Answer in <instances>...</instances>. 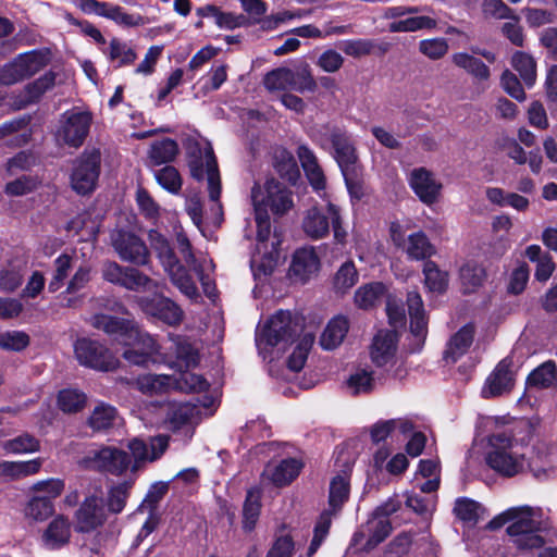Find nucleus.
Masks as SVG:
<instances>
[{
	"instance_id": "obj_1",
	"label": "nucleus",
	"mask_w": 557,
	"mask_h": 557,
	"mask_svg": "<svg viewBox=\"0 0 557 557\" xmlns=\"http://www.w3.org/2000/svg\"><path fill=\"white\" fill-rule=\"evenodd\" d=\"M507 527L513 545L522 550L541 548L544 545V539L539 534L549 528V519L544 516L541 507L519 506L512 507L492 519L487 528L496 530L504 524Z\"/></svg>"
},
{
	"instance_id": "obj_2",
	"label": "nucleus",
	"mask_w": 557,
	"mask_h": 557,
	"mask_svg": "<svg viewBox=\"0 0 557 557\" xmlns=\"http://www.w3.org/2000/svg\"><path fill=\"white\" fill-rule=\"evenodd\" d=\"M524 446L518 440L505 432L488 436L486 463L495 472L504 476H515L521 473L525 466Z\"/></svg>"
},
{
	"instance_id": "obj_3",
	"label": "nucleus",
	"mask_w": 557,
	"mask_h": 557,
	"mask_svg": "<svg viewBox=\"0 0 557 557\" xmlns=\"http://www.w3.org/2000/svg\"><path fill=\"white\" fill-rule=\"evenodd\" d=\"M301 330L300 318L294 317L289 311H277L257 331L256 344L259 352L265 359L274 348L281 346L278 350L284 349Z\"/></svg>"
},
{
	"instance_id": "obj_4",
	"label": "nucleus",
	"mask_w": 557,
	"mask_h": 557,
	"mask_svg": "<svg viewBox=\"0 0 557 557\" xmlns=\"http://www.w3.org/2000/svg\"><path fill=\"white\" fill-rule=\"evenodd\" d=\"M188 166L191 176L202 180L207 175L210 199L215 202L214 209L221 214L222 206L219 202L221 195V181L213 149L209 144L201 147L199 144L188 146Z\"/></svg>"
},
{
	"instance_id": "obj_5",
	"label": "nucleus",
	"mask_w": 557,
	"mask_h": 557,
	"mask_svg": "<svg viewBox=\"0 0 557 557\" xmlns=\"http://www.w3.org/2000/svg\"><path fill=\"white\" fill-rule=\"evenodd\" d=\"M108 517L104 491L101 485H92L74 512V529L77 533H91L102 528Z\"/></svg>"
},
{
	"instance_id": "obj_6",
	"label": "nucleus",
	"mask_w": 557,
	"mask_h": 557,
	"mask_svg": "<svg viewBox=\"0 0 557 557\" xmlns=\"http://www.w3.org/2000/svg\"><path fill=\"white\" fill-rule=\"evenodd\" d=\"M73 351L79 366L96 371H113L120 364L119 358L106 345L89 337H78Z\"/></svg>"
},
{
	"instance_id": "obj_7",
	"label": "nucleus",
	"mask_w": 557,
	"mask_h": 557,
	"mask_svg": "<svg viewBox=\"0 0 557 557\" xmlns=\"http://www.w3.org/2000/svg\"><path fill=\"white\" fill-rule=\"evenodd\" d=\"M101 272L104 281L132 292H152L160 285L138 269L123 267L115 261L104 262Z\"/></svg>"
},
{
	"instance_id": "obj_8",
	"label": "nucleus",
	"mask_w": 557,
	"mask_h": 557,
	"mask_svg": "<svg viewBox=\"0 0 557 557\" xmlns=\"http://www.w3.org/2000/svg\"><path fill=\"white\" fill-rule=\"evenodd\" d=\"M92 122V115L88 111L72 109L64 112L60 117V126L57 131L58 141L70 147H81Z\"/></svg>"
},
{
	"instance_id": "obj_9",
	"label": "nucleus",
	"mask_w": 557,
	"mask_h": 557,
	"mask_svg": "<svg viewBox=\"0 0 557 557\" xmlns=\"http://www.w3.org/2000/svg\"><path fill=\"white\" fill-rule=\"evenodd\" d=\"M81 465L88 470L121 475L129 468L131 458L128 454L122 449L106 446L89 451L88 455L82 459Z\"/></svg>"
},
{
	"instance_id": "obj_10",
	"label": "nucleus",
	"mask_w": 557,
	"mask_h": 557,
	"mask_svg": "<svg viewBox=\"0 0 557 557\" xmlns=\"http://www.w3.org/2000/svg\"><path fill=\"white\" fill-rule=\"evenodd\" d=\"M126 349L123 351V358L131 364L148 366L156 362V356L159 354V346L154 338L146 332H143L135 325L123 344Z\"/></svg>"
},
{
	"instance_id": "obj_11",
	"label": "nucleus",
	"mask_w": 557,
	"mask_h": 557,
	"mask_svg": "<svg viewBox=\"0 0 557 557\" xmlns=\"http://www.w3.org/2000/svg\"><path fill=\"white\" fill-rule=\"evenodd\" d=\"M389 231L393 244L400 248L409 260L422 261L436 253L435 246L422 231L406 236L398 223H392Z\"/></svg>"
},
{
	"instance_id": "obj_12",
	"label": "nucleus",
	"mask_w": 557,
	"mask_h": 557,
	"mask_svg": "<svg viewBox=\"0 0 557 557\" xmlns=\"http://www.w3.org/2000/svg\"><path fill=\"white\" fill-rule=\"evenodd\" d=\"M176 242L183 260L197 274L203 293L209 298H214L216 296V288L213 280L211 278V273L214 269L212 260L203 256L196 257L191 250L190 242L184 233L177 234Z\"/></svg>"
},
{
	"instance_id": "obj_13",
	"label": "nucleus",
	"mask_w": 557,
	"mask_h": 557,
	"mask_svg": "<svg viewBox=\"0 0 557 557\" xmlns=\"http://www.w3.org/2000/svg\"><path fill=\"white\" fill-rule=\"evenodd\" d=\"M100 151L97 149L86 150L76 160L71 184L75 191L85 195L94 190L100 172Z\"/></svg>"
},
{
	"instance_id": "obj_14",
	"label": "nucleus",
	"mask_w": 557,
	"mask_h": 557,
	"mask_svg": "<svg viewBox=\"0 0 557 557\" xmlns=\"http://www.w3.org/2000/svg\"><path fill=\"white\" fill-rule=\"evenodd\" d=\"M111 245L120 259L135 265H147L149 250L141 238L131 232L116 230L111 233Z\"/></svg>"
},
{
	"instance_id": "obj_15",
	"label": "nucleus",
	"mask_w": 557,
	"mask_h": 557,
	"mask_svg": "<svg viewBox=\"0 0 557 557\" xmlns=\"http://www.w3.org/2000/svg\"><path fill=\"white\" fill-rule=\"evenodd\" d=\"M46 64L45 55L37 51L22 53L0 67V84L13 85L39 72Z\"/></svg>"
},
{
	"instance_id": "obj_16",
	"label": "nucleus",
	"mask_w": 557,
	"mask_h": 557,
	"mask_svg": "<svg viewBox=\"0 0 557 557\" xmlns=\"http://www.w3.org/2000/svg\"><path fill=\"white\" fill-rule=\"evenodd\" d=\"M407 180L422 203L432 206L440 200L443 184L431 170L424 166L414 168L409 172Z\"/></svg>"
},
{
	"instance_id": "obj_17",
	"label": "nucleus",
	"mask_w": 557,
	"mask_h": 557,
	"mask_svg": "<svg viewBox=\"0 0 557 557\" xmlns=\"http://www.w3.org/2000/svg\"><path fill=\"white\" fill-rule=\"evenodd\" d=\"M208 404L201 406L191 403H171L166 407L165 423L173 431L186 428L189 431L199 422L202 414H207Z\"/></svg>"
},
{
	"instance_id": "obj_18",
	"label": "nucleus",
	"mask_w": 557,
	"mask_h": 557,
	"mask_svg": "<svg viewBox=\"0 0 557 557\" xmlns=\"http://www.w3.org/2000/svg\"><path fill=\"white\" fill-rule=\"evenodd\" d=\"M144 312L156 317L170 325L177 324L183 319V310L172 299L158 295L153 298L139 297L137 300Z\"/></svg>"
},
{
	"instance_id": "obj_19",
	"label": "nucleus",
	"mask_w": 557,
	"mask_h": 557,
	"mask_svg": "<svg viewBox=\"0 0 557 557\" xmlns=\"http://www.w3.org/2000/svg\"><path fill=\"white\" fill-rule=\"evenodd\" d=\"M398 348V336L395 331H379L370 346V357L376 367L393 364L396 359Z\"/></svg>"
},
{
	"instance_id": "obj_20",
	"label": "nucleus",
	"mask_w": 557,
	"mask_h": 557,
	"mask_svg": "<svg viewBox=\"0 0 557 557\" xmlns=\"http://www.w3.org/2000/svg\"><path fill=\"white\" fill-rule=\"evenodd\" d=\"M253 187H259L264 197L262 208L267 211L269 208L273 214H285L294 206L292 193L275 180L267 181L263 188L259 185H255Z\"/></svg>"
},
{
	"instance_id": "obj_21",
	"label": "nucleus",
	"mask_w": 557,
	"mask_h": 557,
	"mask_svg": "<svg viewBox=\"0 0 557 557\" xmlns=\"http://www.w3.org/2000/svg\"><path fill=\"white\" fill-rule=\"evenodd\" d=\"M169 446V436L158 435L150 438L149 445L140 438H133L128 442V449L134 457L133 471L139 468L141 462L159 459Z\"/></svg>"
},
{
	"instance_id": "obj_22",
	"label": "nucleus",
	"mask_w": 557,
	"mask_h": 557,
	"mask_svg": "<svg viewBox=\"0 0 557 557\" xmlns=\"http://www.w3.org/2000/svg\"><path fill=\"white\" fill-rule=\"evenodd\" d=\"M331 227L329 202L325 207L312 206L304 212L301 228L306 236L318 240L326 237Z\"/></svg>"
},
{
	"instance_id": "obj_23",
	"label": "nucleus",
	"mask_w": 557,
	"mask_h": 557,
	"mask_svg": "<svg viewBox=\"0 0 557 557\" xmlns=\"http://www.w3.org/2000/svg\"><path fill=\"white\" fill-rule=\"evenodd\" d=\"M511 360L508 358L498 362L494 371L488 375L482 388V395L485 398L500 396L508 393L515 382L513 372L511 371Z\"/></svg>"
},
{
	"instance_id": "obj_24",
	"label": "nucleus",
	"mask_w": 557,
	"mask_h": 557,
	"mask_svg": "<svg viewBox=\"0 0 557 557\" xmlns=\"http://www.w3.org/2000/svg\"><path fill=\"white\" fill-rule=\"evenodd\" d=\"M330 141L342 173L357 169L358 157L349 136L342 129L334 128L330 132Z\"/></svg>"
},
{
	"instance_id": "obj_25",
	"label": "nucleus",
	"mask_w": 557,
	"mask_h": 557,
	"mask_svg": "<svg viewBox=\"0 0 557 557\" xmlns=\"http://www.w3.org/2000/svg\"><path fill=\"white\" fill-rule=\"evenodd\" d=\"M72 536V528L69 518L57 515L41 534L42 545L47 549H60L66 546Z\"/></svg>"
},
{
	"instance_id": "obj_26",
	"label": "nucleus",
	"mask_w": 557,
	"mask_h": 557,
	"mask_svg": "<svg viewBox=\"0 0 557 557\" xmlns=\"http://www.w3.org/2000/svg\"><path fill=\"white\" fill-rule=\"evenodd\" d=\"M407 306L410 318V332L416 339L417 346H421L428 333V320L421 295L418 292H409Z\"/></svg>"
},
{
	"instance_id": "obj_27",
	"label": "nucleus",
	"mask_w": 557,
	"mask_h": 557,
	"mask_svg": "<svg viewBox=\"0 0 557 557\" xmlns=\"http://www.w3.org/2000/svg\"><path fill=\"white\" fill-rule=\"evenodd\" d=\"M320 267L319 258L313 248L298 249L289 268L290 277L305 283L314 275Z\"/></svg>"
},
{
	"instance_id": "obj_28",
	"label": "nucleus",
	"mask_w": 557,
	"mask_h": 557,
	"mask_svg": "<svg viewBox=\"0 0 557 557\" xmlns=\"http://www.w3.org/2000/svg\"><path fill=\"white\" fill-rule=\"evenodd\" d=\"M164 272L169 276L171 283L193 302H198L201 298L196 283L185 265L178 260L174 261L170 267H165Z\"/></svg>"
},
{
	"instance_id": "obj_29",
	"label": "nucleus",
	"mask_w": 557,
	"mask_h": 557,
	"mask_svg": "<svg viewBox=\"0 0 557 557\" xmlns=\"http://www.w3.org/2000/svg\"><path fill=\"white\" fill-rule=\"evenodd\" d=\"M302 463L294 458L284 459L276 465H268L263 470V480H269L275 486H284L295 480L300 470Z\"/></svg>"
},
{
	"instance_id": "obj_30",
	"label": "nucleus",
	"mask_w": 557,
	"mask_h": 557,
	"mask_svg": "<svg viewBox=\"0 0 557 557\" xmlns=\"http://www.w3.org/2000/svg\"><path fill=\"white\" fill-rule=\"evenodd\" d=\"M297 157L312 188L315 191L324 190L325 175L313 151L302 145L297 149Z\"/></svg>"
},
{
	"instance_id": "obj_31",
	"label": "nucleus",
	"mask_w": 557,
	"mask_h": 557,
	"mask_svg": "<svg viewBox=\"0 0 557 557\" xmlns=\"http://www.w3.org/2000/svg\"><path fill=\"white\" fill-rule=\"evenodd\" d=\"M54 73H45L35 82L25 86L23 91L18 95L17 100L14 102V106L16 109H22L30 103L37 102L47 90L54 86Z\"/></svg>"
},
{
	"instance_id": "obj_32",
	"label": "nucleus",
	"mask_w": 557,
	"mask_h": 557,
	"mask_svg": "<svg viewBox=\"0 0 557 557\" xmlns=\"http://www.w3.org/2000/svg\"><path fill=\"white\" fill-rule=\"evenodd\" d=\"M41 457L26 461H0V478L7 480H20L38 473L44 465Z\"/></svg>"
},
{
	"instance_id": "obj_33",
	"label": "nucleus",
	"mask_w": 557,
	"mask_h": 557,
	"mask_svg": "<svg viewBox=\"0 0 557 557\" xmlns=\"http://www.w3.org/2000/svg\"><path fill=\"white\" fill-rule=\"evenodd\" d=\"M91 325L110 336H114L121 344L127 337L135 324L131 321L114 318L108 314H96L91 318Z\"/></svg>"
},
{
	"instance_id": "obj_34",
	"label": "nucleus",
	"mask_w": 557,
	"mask_h": 557,
	"mask_svg": "<svg viewBox=\"0 0 557 557\" xmlns=\"http://www.w3.org/2000/svg\"><path fill=\"white\" fill-rule=\"evenodd\" d=\"M474 327L471 324L462 326L454 334L444 351V358L448 361L456 362L463 356L473 343Z\"/></svg>"
},
{
	"instance_id": "obj_35",
	"label": "nucleus",
	"mask_w": 557,
	"mask_h": 557,
	"mask_svg": "<svg viewBox=\"0 0 557 557\" xmlns=\"http://www.w3.org/2000/svg\"><path fill=\"white\" fill-rule=\"evenodd\" d=\"M349 322L343 315L333 318L321 335L320 344L323 349L332 350L338 347L347 335Z\"/></svg>"
},
{
	"instance_id": "obj_36",
	"label": "nucleus",
	"mask_w": 557,
	"mask_h": 557,
	"mask_svg": "<svg viewBox=\"0 0 557 557\" xmlns=\"http://www.w3.org/2000/svg\"><path fill=\"white\" fill-rule=\"evenodd\" d=\"M175 380L172 375L145 374L135 381V386L144 394L154 395L173 391Z\"/></svg>"
},
{
	"instance_id": "obj_37",
	"label": "nucleus",
	"mask_w": 557,
	"mask_h": 557,
	"mask_svg": "<svg viewBox=\"0 0 557 557\" xmlns=\"http://www.w3.org/2000/svg\"><path fill=\"white\" fill-rule=\"evenodd\" d=\"M451 61L457 67L465 70L468 74L480 82H485L491 76L488 66L480 59L467 52L454 53L451 55Z\"/></svg>"
},
{
	"instance_id": "obj_38",
	"label": "nucleus",
	"mask_w": 557,
	"mask_h": 557,
	"mask_svg": "<svg viewBox=\"0 0 557 557\" xmlns=\"http://www.w3.org/2000/svg\"><path fill=\"white\" fill-rule=\"evenodd\" d=\"M557 382V368L553 361H546L534 369L527 379L528 389L548 388Z\"/></svg>"
},
{
	"instance_id": "obj_39",
	"label": "nucleus",
	"mask_w": 557,
	"mask_h": 557,
	"mask_svg": "<svg viewBox=\"0 0 557 557\" xmlns=\"http://www.w3.org/2000/svg\"><path fill=\"white\" fill-rule=\"evenodd\" d=\"M251 200L255 208L256 213V222L258 226L257 238L259 242L258 250H261V245H263L270 235V220L268 215V211L262 208V202L264 201V197L259 187H252L251 189Z\"/></svg>"
},
{
	"instance_id": "obj_40",
	"label": "nucleus",
	"mask_w": 557,
	"mask_h": 557,
	"mask_svg": "<svg viewBox=\"0 0 557 557\" xmlns=\"http://www.w3.org/2000/svg\"><path fill=\"white\" fill-rule=\"evenodd\" d=\"M117 419L116 409L108 404L100 403L91 411L87 424L95 432L107 431L112 428Z\"/></svg>"
},
{
	"instance_id": "obj_41",
	"label": "nucleus",
	"mask_w": 557,
	"mask_h": 557,
	"mask_svg": "<svg viewBox=\"0 0 557 557\" xmlns=\"http://www.w3.org/2000/svg\"><path fill=\"white\" fill-rule=\"evenodd\" d=\"M366 531L368 532V540L363 549L371 550L389 535L392 531L391 521L387 518L373 516L368 520Z\"/></svg>"
},
{
	"instance_id": "obj_42",
	"label": "nucleus",
	"mask_w": 557,
	"mask_h": 557,
	"mask_svg": "<svg viewBox=\"0 0 557 557\" xmlns=\"http://www.w3.org/2000/svg\"><path fill=\"white\" fill-rule=\"evenodd\" d=\"M349 496V474L347 471L334 476L330 483L329 504L335 512L341 509Z\"/></svg>"
},
{
	"instance_id": "obj_43",
	"label": "nucleus",
	"mask_w": 557,
	"mask_h": 557,
	"mask_svg": "<svg viewBox=\"0 0 557 557\" xmlns=\"http://www.w3.org/2000/svg\"><path fill=\"white\" fill-rule=\"evenodd\" d=\"M485 278V270L474 261H468L459 270V280L465 293L479 288Z\"/></svg>"
},
{
	"instance_id": "obj_44",
	"label": "nucleus",
	"mask_w": 557,
	"mask_h": 557,
	"mask_svg": "<svg viewBox=\"0 0 557 557\" xmlns=\"http://www.w3.org/2000/svg\"><path fill=\"white\" fill-rule=\"evenodd\" d=\"M425 287L437 294H443L448 287L449 276L446 271H442L433 261H428L423 267Z\"/></svg>"
},
{
	"instance_id": "obj_45",
	"label": "nucleus",
	"mask_w": 557,
	"mask_h": 557,
	"mask_svg": "<svg viewBox=\"0 0 557 557\" xmlns=\"http://www.w3.org/2000/svg\"><path fill=\"white\" fill-rule=\"evenodd\" d=\"M511 65L528 87H532L535 84L536 62L532 55L523 51H517L512 54Z\"/></svg>"
},
{
	"instance_id": "obj_46",
	"label": "nucleus",
	"mask_w": 557,
	"mask_h": 557,
	"mask_svg": "<svg viewBox=\"0 0 557 557\" xmlns=\"http://www.w3.org/2000/svg\"><path fill=\"white\" fill-rule=\"evenodd\" d=\"M175 380L173 391L184 393H201L208 389V381L200 374L191 371H181L177 375H172Z\"/></svg>"
},
{
	"instance_id": "obj_47",
	"label": "nucleus",
	"mask_w": 557,
	"mask_h": 557,
	"mask_svg": "<svg viewBox=\"0 0 557 557\" xmlns=\"http://www.w3.org/2000/svg\"><path fill=\"white\" fill-rule=\"evenodd\" d=\"M385 294L382 283H369L360 286L355 293V304L361 309L374 307Z\"/></svg>"
},
{
	"instance_id": "obj_48",
	"label": "nucleus",
	"mask_w": 557,
	"mask_h": 557,
	"mask_svg": "<svg viewBox=\"0 0 557 557\" xmlns=\"http://www.w3.org/2000/svg\"><path fill=\"white\" fill-rule=\"evenodd\" d=\"M437 25L435 18L421 15L409 16L404 20L392 22L388 29L393 33H411L420 29H433Z\"/></svg>"
},
{
	"instance_id": "obj_49",
	"label": "nucleus",
	"mask_w": 557,
	"mask_h": 557,
	"mask_svg": "<svg viewBox=\"0 0 557 557\" xmlns=\"http://www.w3.org/2000/svg\"><path fill=\"white\" fill-rule=\"evenodd\" d=\"M150 246L156 252L162 268L170 267L174 261L178 260L170 246L168 239L158 231L151 230L148 234Z\"/></svg>"
},
{
	"instance_id": "obj_50",
	"label": "nucleus",
	"mask_w": 557,
	"mask_h": 557,
	"mask_svg": "<svg viewBox=\"0 0 557 557\" xmlns=\"http://www.w3.org/2000/svg\"><path fill=\"white\" fill-rule=\"evenodd\" d=\"M178 152V146L175 140L164 138L154 141L150 146L149 158L153 164L160 165L174 160Z\"/></svg>"
},
{
	"instance_id": "obj_51",
	"label": "nucleus",
	"mask_w": 557,
	"mask_h": 557,
	"mask_svg": "<svg viewBox=\"0 0 557 557\" xmlns=\"http://www.w3.org/2000/svg\"><path fill=\"white\" fill-rule=\"evenodd\" d=\"M2 448L8 454H32L40 449V442L35 436L24 433L3 442Z\"/></svg>"
},
{
	"instance_id": "obj_52",
	"label": "nucleus",
	"mask_w": 557,
	"mask_h": 557,
	"mask_svg": "<svg viewBox=\"0 0 557 557\" xmlns=\"http://www.w3.org/2000/svg\"><path fill=\"white\" fill-rule=\"evenodd\" d=\"M131 487V482H122L113 485L109 490L108 498L106 500V509L108 513L117 515L124 510Z\"/></svg>"
},
{
	"instance_id": "obj_53",
	"label": "nucleus",
	"mask_w": 557,
	"mask_h": 557,
	"mask_svg": "<svg viewBox=\"0 0 557 557\" xmlns=\"http://www.w3.org/2000/svg\"><path fill=\"white\" fill-rule=\"evenodd\" d=\"M54 512L52 500L47 497L35 496L25 507V516L36 522H42Z\"/></svg>"
},
{
	"instance_id": "obj_54",
	"label": "nucleus",
	"mask_w": 557,
	"mask_h": 557,
	"mask_svg": "<svg viewBox=\"0 0 557 557\" xmlns=\"http://www.w3.org/2000/svg\"><path fill=\"white\" fill-rule=\"evenodd\" d=\"M293 70L288 67H277L263 78L264 87L269 91L292 90Z\"/></svg>"
},
{
	"instance_id": "obj_55",
	"label": "nucleus",
	"mask_w": 557,
	"mask_h": 557,
	"mask_svg": "<svg viewBox=\"0 0 557 557\" xmlns=\"http://www.w3.org/2000/svg\"><path fill=\"white\" fill-rule=\"evenodd\" d=\"M314 343V336L311 333H304L299 338L297 346L288 358L287 366L293 371H300L307 360L308 354Z\"/></svg>"
},
{
	"instance_id": "obj_56",
	"label": "nucleus",
	"mask_w": 557,
	"mask_h": 557,
	"mask_svg": "<svg viewBox=\"0 0 557 557\" xmlns=\"http://www.w3.org/2000/svg\"><path fill=\"white\" fill-rule=\"evenodd\" d=\"M347 388L352 395L370 393L374 388L373 371L357 369L347 380Z\"/></svg>"
},
{
	"instance_id": "obj_57",
	"label": "nucleus",
	"mask_w": 557,
	"mask_h": 557,
	"mask_svg": "<svg viewBox=\"0 0 557 557\" xmlns=\"http://www.w3.org/2000/svg\"><path fill=\"white\" fill-rule=\"evenodd\" d=\"M86 404V395L77 389H63L58 395V407L64 413L81 411Z\"/></svg>"
},
{
	"instance_id": "obj_58",
	"label": "nucleus",
	"mask_w": 557,
	"mask_h": 557,
	"mask_svg": "<svg viewBox=\"0 0 557 557\" xmlns=\"http://www.w3.org/2000/svg\"><path fill=\"white\" fill-rule=\"evenodd\" d=\"M358 282V271L352 261L341 265L334 276V288L338 293H346Z\"/></svg>"
},
{
	"instance_id": "obj_59",
	"label": "nucleus",
	"mask_w": 557,
	"mask_h": 557,
	"mask_svg": "<svg viewBox=\"0 0 557 557\" xmlns=\"http://www.w3.org/2000/svg\"><path fill=\"white\" fill-rule=\"evenodd\" d=\"M244 529L251 531L258 520L260 512V492L258 490H250L244 504Z\"/></svg>"
},
{
	"instance_id": "obj_60",
	"label": "nucleus",
	"mask_w": 557,
	"mask_h": 557,
	"mask_svg": "<svg viewBox=\"0 0 557 557\" xmlns=\"http://www.w3.org/2000/svg\"><path fill=\"white\" fill-rule=\"evenodd\" d=\"M418 48L428 59L437 61L447 54L449 46L447 39L436 37L421 40Z\"/></svg>"
},
{
	"instance_id": "obj_61",
	"label": "nucleus",
	"mask_w": 557,
	"mask_h": 557,
	"mask_svg": "<svg viewBox=\"0 0 557 557\" xmlns=\"http://www.w3.org/2000/svg\"><path fill=\"white\" fill-rule=\"evenodd\" d=\"M157 182L168 191L177 194L182 188V178L178 171L171 165H166L154 172Z\"/></svg>"
},
{
	"instance_id": "obj_62",
	"label": "nucleus",
	"mask_w": 557,
	"mask_h": 557,
	"mask_svg": "<svg viewBox=\"0 0 557 557\" xmlns=\"http://www.w3.org/2000/svg\"><path fill=\"white\" fill-rule=\"evenodd\" d=\"M40 185L36 176L23 175L5 185V193L9 196H24L35 191Z\"/></svg>"
},
{
	"instance_id": "obj_63",
	"label": "nucleus",
	"mask_w": 557,
	"mask_h": 557,
	"mask_svg": "<svg viewBox=\"0 0 557 557\" xmlns=\"http://www.w3.org/2000/svg\"><path fill=\"white\" fill-rule=\"evenodd\" d=\"M292 90L298 92L314 91L317 89V82L311 73L308 64H304L297 71H293Z\"/></svg>"
},
{
	"instance_id": "obj_64",
	"label": "nucleus",
	"mask_w": 557,
	"mask_h": 557,
	"mask_svg": "<svg viewBox=\"0 0 557 557\" xmlns=\"http://www.w3.org/2000/svg\"><path fill=\"white\" fill-rule=\"evenodd\" d=\"M29 345V336L23 331H7L0 333V348L11 351H22Z\"/></svg>"
}]
</instances>
